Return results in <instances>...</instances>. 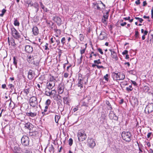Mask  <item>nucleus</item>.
Returning a JSON list of instances; mask_svg holds the SVG:
<instances>
[{
  "mask_svg": "<svg viewBox=\"0 0 153 153\" xmlns=\"http://www.w3.org/2000/svg\"><path fill=\"white\" fill-rule=\"evenodd\" d=\"M31 56H30L28 57L27 58V61L28 62H30V60L31 58Z\"/></svg>",
  "mask_w": 153,
  "mask_h": 153,
  "instance_id": "obj_60",
  "label": "nucleus"
},
{
  "mask_svg": "<svg viewBox=\"0 0 153 153\" xmlns=\"http://www.w3.org/2000/svg\"><path fill=\"white\" fill-rule=\"evenodd\" d=\"M82 75L81 74H79V78L78 79V83L77 85L78 87H79L80 89L83 88V78L82 77Z\"/></svg>",
  "mask_w": 153,
  "mask_h": 153,
  "instance_id": "obj_8",
  "label": "nucleus"
},
{
  "mask_svg": "<svg viewBox=\"0 0 153 153\" xmlns=\"http://www.w3.org/2000/svg\"><path fill=\"white\" fill-rule=\"evenodd\" d=\"M24 153H33L30 149H26L24 151Z\"/></svg>",
  "mask_w": 153,
  "mask_h": 153,
  "instance_id": "obj_35",
  "label": "nucleus"
},
{
  "mask_svg": "<svg viewBox=\"0 0 153 153\" xmlns=\"http://www.w3.org/2000/svg\"><path fill=\"white\" fill-rule=\"evenodd\" d=\"M128 72L131 74H132L133 75H135L136 74V71H135V70H131L129 71H128Z\"/></svg>",
  "mask_w": 153,
  "mask_h": 153,
  "instance_id": "obj_32",
  "label": "nucleus"
},
{
  "mask_svg": "<svg viewBox=\"0 0 153 153\" xmlns=\"http://www.w3.org/2000/svg\"><path fill=\"white\" fill-rule=\"evenodd\" d=\"M97 68L98 69H100L101 68H104V67L102 66H100L98 65H97Z\"/></svg>",
  "mask_w": 153,
  "mask_h": 153,
  "instance_id": "obj_57",
  "label": "nucleus"
},
{
  "mask_svg": "<svg viewBox=\"0 0 153 153\" xmlns=\"http://www.w3.org/2000/svg\"><path fill=\"white\" fill-rule=\"evenodd\" d=\"M14 150H13V152H20V150L19 148L17 146H15L14 148Z\"/></svg>",
  "mask_w": 153,
  "mask_h": 153,
  "instance_id": "obj_36",
  "label": "nucleus"
},
{
  "mask_svg": "<svg viewBox=\"0 0 153 153\" xmlns=\"http://www.w3.org/2000/svg\"><path fill=\"white\" fill-rule=\"evenodd\" d=\"M147 3H146V1H143V6H146V4H147Z\"/></svg>",
  "mask_w": 153,
  "mask_h": 153,
  "instance_id": "obj_63",
  "label": "nucleus"
},
{
  "mask_svg": "<svg viewBox=\"0 0 153 153\" xmlns=\"http://www.w3.org/2000/svg\"><path fill=\"white\" fill-rule=\"evenodd\" d=\"M13 63L14 65H15L16 68H17V60L16 59V57L15 56H14L13 57Z\"/></svg>",
  "mask_w": 153,
  "mask_h": 153,
  "instance_id": "obj_29",
  "label": "nucleus"
},
{
  "mask_svg": "<svg viewBox=\"0 0 153 153\" xmlns=\"http://www.w3.org/2000/svg\"><path fill=\"white\" fill-rule=\"evenodd\" d=\"M85 49H81L80 51V53L81 55H82L85 52Z\"/></svg>",
  "mask_w": 153,
  "mask_h": 153,
  "instance_id": "obj_46",
  "label": "nucleus"
},
{
  "mask_svg": "<svg viewBox=\"0 0 153 153\" xmlns=\"http://www.w3.org/2000/svg\"><path fill=\"white\" fill-rule=\"evenodd\" d=\"M51 103V101L50 100L48 99L47 100L46 102H45V104L46 105V106H48Z\"/></svg>",
  "mask_w": 153,
  "mask_h": 153,
  "instance_id": "obj_41",
  "label": "nucleus"
},
{
  "mask_svg": "<svg viewBox=\"0 0 153 153\" xmlns=\"http://www.w3.org/2000/svg\"><path fill=\"white\" fill-rule=\"evenodd\" d=\"M48 44L47 43H46V44L45 45V50H47L48 49Z\"/></svg>",
  "mask_w": 153,
  "mask_h": 153,
  "instance_id": "obj_59",
  "label": "nucleus"
},
{
  "mask_svg": "<svg viewBox=\"0 0 153 153\" xmlns=\"http://www.w3.org/2000/svg\"><path fill=\"white\" fill-rule=\"evenodd\" d=\"M69 144L70 146H71L72 145L73 143V140L72 139L70 138L68 140Z\"/></svg>",
  "mask_w": 153,
  "mask_h": 153,
  "instance_id": "obj_43",
  "label": "nucleus"
},
{
  "mask_svg": "<svg viewBox=\"0 0 153 153\" xmlns=\"http://www.w3.org/2000/svg\"><path fill=\"white\" fill-rule=\"evenodd\" d=\"M48 150L51 153H53L54 152V148L53 145H51L49 147Z\"/></svg>",
  "mask_w": 153,
  "mask_h": 153,
  "instance_id": "obj_26",
  "label": "nucleus"
},
{
  "mask_svg": "<svg viewBox=\"0 0 153 153\" xmlns=\"http://www.w3.org/2000/svg\"><path fill=\"white\" fill-rule=\"evenodd\" d=\"M79 38L81 41H83L84 39L83 35L82 34H80L79 35Z\"/></svg>",
  "mask_w": 153,
  "mask_h": 153,
  "instance_id": "obj_38",
  "label": "nucleus"
},
{
  "mask_svg": "<svg viewBox=\"0 0 153 153\" xmlns=\"http://www.w3.org/2000/svg\"><path fill=\"white\" fill-rule=\"evenodd\" d=\"M56 40V39L55 37L53 38V37H51L50 39V43L51 44H52L53 45H55V44L54 43L55 40Z\"/></svg>",
  "mask_w": 153,
  "mask_h": 153,
  "instance_id": "obj_31",
  "label": "nucleus"
},
{
  "mask_svg": "<svg viewBox=\"0 0 153 153\" xmlns=\"http://www.w3.org/2000/svg\"><path fill=\"white\" fill-rule=\"evenodd\" d=\"M48 81L50 82H53L54 83H55L56 79L53 76H52L50 77L49 80Z\"/></svg>",
  "mask_w": 153,
  "mask_h": 153,
  "instance_id": "obj_28",
  "label": "nucleus"
},
{
  "mask_svg": "<svg viewBox=\"0 0 153 153\" xmlns=\"http://www.w3.org/2000/svg\"><path fill=\"white\" fill-rule=\"evenodd\" d=\"M11 33L13 37L16 39L19 40L21 39L20 34L14 27L11 29Z\"/></svg>",
  "mask_w": 153,
  "mask_h": 153,
  "instance_id": "obj_4",
  "label": "nucleus"
},
{
  "mask_svg": "<svg viewBox=\"0 0 153 153\" xmlns=\"http://www.w3.org/2000/svg\"><path fill=\"white\" fill-rule=\"evenodd\" d=\"M105 38H106V33L104 32H101L98 37L99 39L102 40Z\"/></svg>",
  "mask_w": 153,
  "mask_h": 153,
  "instance_id": "obj_17",
  "label": "nucleus"
},
{
  "mask_svg": "<svg viewBox=\"0 0 153 153\" xmlns=\"http://www.w3.org/2000/svg\"><path fill=\"white\" fill-rule=\"evenodd\" d=\"M61 42L63 45H64L65 42V37H64L62 38L61 40Z\"/></svg>",
  "mask_w": 153,
  "mask_h": 153,
  "instance_id": "obj_42",
  "label": "nucleus"
},
{
  "mask_svg": "<svg viewBox=\"0 0 153 153\" xmlns=\"http://www.w3.org/2000/svg\"><path fill=\"white\" fill-rule=\"evenodd\" d=\"M153 111V103L149 104L146 107L145 109L146 113L149 114Z\"/></svg>",
  "mask_w": 153,
  "mask_h": 153,
  "instance_id": "obj_7",
  "label": "nucleus"
},
{
  "mask_svg": "<svg viewBox=\"0 0 153 153\" xmlns=\"http://www.w3.org/2000/svg\"><path fill=\"white\" fill-rule=\"evenodd\" d=\"M98 51L101 54H103V52L102 51V49H101L100 48H98L97 49Z\"/></svg>",
  "mask_w": 153,
  "mask_h": 153,
  "instance_id": "obj_47",
  "label": "nucleus"
},
{
  "mask_svg": "<svg viewBox=\"0 0 153 153\" xmlns=\"http://www.w3.org/2000/svg\"><path fill=\"white\" fill-rule=\"evenodd\" d=\"M30 105L33 107H37L38 102L36 97L35 96L30 97Z\"/></svg>",
  "mask_w": 153,
  "mask_h": 153,
  "instance_id": "obj_5",
  "label": "nucleus"
},
{
  "mask_svg": "<svg viewBox=\"0 0 153 153\" xmlns=\"http://www.w3.org/2000/svg\"><path fill=\"white\" fill-rule=\"evenodd\" d=\"M26 115L29 117H34L37 114L35 113H32V112H27L26 114Z\"/></svg>",
  "mask_w": 153,
  "mask_h": 153,
  "instance_id": "obj_22",
  "label": "nucleus"
},
{
  "mask_svg": "<svg viewBox=\"0 0 153 153\" xmlns=\"http://www.w3.org/2000/svg\"><path fill=\"white\" fill-rule=\"evenodd\" d=\"M55 86V83H54L53 82H50L48 81L46 83V87L45 89H48L49 90H51Z\"/></svg>",
  "mask_w": 153,
  "mask_h": 153,
  "instance_id": "obj_9",
  "label": "nucleus"
},
{
  "mask_svg": "<svg viewBox=\"0 0 153 153\" xmlns=\"http://www.w3.org/2000/svg\"><path fill=\"white\" fill-rule=\"evenodd\" d=\"M14 25L16 26H19V23L16 19L15 20L14 22Z\"/></svg>",
  "mask_w": 153,
  "mask_h": 153,
  "instance_id": "obj_33",
  "label": "nucleus"
},
{
  "mask_svg": "<svg viewBox=\"0 0 153 153\" xmlns=\"http://www.w3.org/2000/svg\"><path fill=\"white\" fill-rule=\"evenodd\" d=\"M108 15H106L105 14L103 16L104 19H107L108 18Z\"/></svg>",
  "mask_w": 153,
  "mask_h": 153,
  "instance_id": "obj_58",
  "label": "nucleus"
},
{
  "mask_svg": "<svg viewBox=\"0 0 153 153\" xmlns=\"http://www.w3.org/2000/svg\"><path fill=\"white\" fill-rule=\"evenodd\" d=\"M135 3L137 5L140 4V0H137V1L135 2Z\"/></svg>",
  "mask_w": 153,
  "mask_h": 153,
  "instance_id": "obj_56",
  "label": "nucleus"
},
{
  "mask_svg": "<svg viewBox=\"0 0 153 153\" xmlns=\"http://www.w3.org/2000/svg\"><path fill=\"white\" fill-rule=\"evenodd\" d=\"M94 63L96 64H100L101 62L100 61V59H98L97 60H95L94 61Z\"/></svg>",
  "mask_w": 153,
  "mask_h": 153,
  "instance_id": "obj_37",
  "label": "nucleus"
},
{
  "mask_svg": "<svg viewBox=\"0 0 153 153\" xmlns=\"http://www.w3.org/2000/svg\"><path fill=\"white\" fill-rule=\"evenodd\" d=\"M40 6L42 8V9H43L44 10V11L45 12H47L48 11V9L45 7V6L42 3V2H40Z\"/></svg>",
  "mask_w": 153,
  "mask_h": 153,
  "instance_id": "obj_24",
  "label": "nucleus"
},
{
  "mask_svg": "<svg viewBox=\"0 0 153 153\" xmlns=\"http://www.w3.org/2000/svg\"><path fill=\"white\" fill-rule=\"evenodd\" d=\"M122 137L123 140L126 142H129L131 140V134L129 132H123L122 134Z\"/></svg>",
  "mask_w": 153,
  "mask_h": 153,
  "instance_id": "obj_3",
  "label": "nucleus"
},
{
  "mask_svg": "<svg viewBox=\"0 0 153 153\" xmlns=\"http://www.w3.org/2000/svg\"><path fill=\"white\" fill-rule=\"evenodd\" d=\"M109 117L111 119L117 120L118 117L114 113V112L111 111L109 114Z\"/></svg>",
  "mask_w": 153,
  "mask_h": 153,
  "instance_id": "obj_12",
  "label": "nucleus"
},
{
  "mask_svg": "<svg viewBox=\"0 0 153 153\" xmlns=\"http://www.w3.org/2000/svg\"><path fill=\"white\" fill-rule=\"evenodd\" d=\"M63 100L64 102H67L68 100V97H64L63 98Z\"/></svg>",
  "mask_w": 153,
  "mask_h": 153,
  "instance_id": "obj_48",
  "label": "nucleus"
},
{
  "mask_svg": "<svg viewBox=\"0 0 153 153\" xmlns=\"http://www.w3.org/2000/svg\"><path fill=\"white\" fill-rule=\"evenodd\" d=\"M33 6L34 8L37 9V11L39 10V4L36 2L33 4L31 5Z\"/></svg>",
  "mask_w": 153,
  "mask_h": 153,
  "instance_id": "obj_27",
  "label": "nucleus"
},
{
  "mask_svg": "<svg viewBox=\"0 0 153 153\" xmlns=\"http://www.w3.org/2000/svg\"><path fill=\"white\" fill-rule=\"evenodd\" d=\"M56 40V42L57 43V45H59L60 44V40L59 39L58 40Z\"/></svg>",
  "mask_w": 153,
  "mask_h": 153,
  "instance_id": "obj_61",
  "label": "nucleus"
},
{
  "mask_svg": "<svg viewBox=\"0 0 153 153\" xmlns=\"http://www.w3.org/2000/svg\"><path fill=\"white\" fill-rule=\"evenodd\" d=\"M135 35L136 37H137L138 36L139 33H138V31H135Z\"/></svg>",
  "mask_w": 153,
  "mask_h": 153,
  "instance_id": "obj_53",
  "label": "nucleus"
},
{
  "mask_svg": "<svg viewBox=\"0 0 153 153\" xmlns=\"http://www.w3.org/2000/svg\"><path fill=\"white\" fill-rule=\"evenodd\" d=\"M108 75L107 74L104 76V79H105V81H108Z\"/></svg>",
  "mask_w": 153,
  "mask_h": 153,
  "instance_id": "obj_40",
  "label": "nucleus"
},
{
  "mask_svg": "<svg viewBox=\"0 0 153 153\" xmlns=\"http://www.w3.org/2000/svg\"><path fill=\"white\" fill-rule=\"evenodd\" d=\"M77 136L79 141H82L85 140L87 137L85 133V131L83 129H81L78 131Z\"/></svg>",
  "mask_w": 153,
  "mask_h": 153,
  "instance_id": "obj_2",
  "label": "nucleus"
},
{
  "mask_svg": "<svg viewBox=\"0 0 153 153\" xmlns=\"http://www.w3.org/2000/svg\"><path fill=\"white\" fill-rule=\"evenodd\" d=\"M88 146L90 148H93L96 145V143L94 139L90 138L88 140Z\"/></svg>",
  "mask_w": 153,
  "mask_h": 153,
  "instance_id": "obj_11",
  "label": "nucleus"
},
{
  "mask_svg": "<svg viewBox=\"0 0 153 153\" xmlns=\"http://www.w3.org/2000/svg\"><path fill=\"white\" fill-rule=\"evenodd\" d=\"M133 89V88H130L128 87H127L126 88V90L129 92L131 91Z\"/></svg>",
  "mask_w": 153,
  "mask_h": 153,
  "instance_id": "obj_45",
  "label": "nucleus"
},
{
  "mask_svg": "<svg viewBox=\"0 0 153 153\" xmlns=\"http://www.w3.org/2000/svg\"><path fill=\"white\" fill-rule=\"evenodd\" d=\"M78 110V107L76 106V107L74 108L73 109V111L74 112H75Z\"/></svg>",
  "mask_w": 153,
  "mask_h": 153,
  "instance_id": "obj_54",
  "label": "nucleus"
},
{
  "mask_svg": "<svg viewBox=\"0 0 153 153\" xmlns=\"http://www.w3.org/2000/svg\"><path fill=\"white\" fill-rule=\"evenodd\" d=\"M106 104L108 106L107 108L108 110H111L112 108V106L108 101H106L105 102Z\"/></svg>",
  "mask_w": 153,
  "mask_h": 153,
  "instance_id": "obj_25",
  "label": "nucleus"
},
{
  "mask_svg": "<svg viewBox=\"0 0 153 153\" xmlns=\"http://www.w3.org/2000/svg\"><path fill=\"white\" fill-rule=\"evenodd\" d=\"M60 118V115H56L55 117V122L56 123H58L59 120Z\"/></svg>",
  "mask_w": 153,
  "mask_h": 153,
  "instance_id": "obj_30",
  "label": "nucleus"
},
{
  "mask_svg": "<svg viewBox=\"0 0 153 153\" xmlns=\"http://www.w3.org/2000/svg\"><path fill=\"white\" fill-rule=\"evenodd\" d=\"M69 74L67 73H65L64 74V76L65 78H67L68 77Z\"/></svg>",
  "mask_w": 153,
  "mask_h": 153,
  "instance_id": "obj_49",
  "label": "nucleus"
},
{
  "mask_svg": "<svg viewBox=\"0 0 153 153\" xmlns=\"http://www.w3.org/2000/svg\"><path fill=\"white\" fill-rule=\"evenodd\" d=\"M31 126H32V125L31 123L29 122H28L25 124V127L30 130L31 128Z\"/></svg>",
  "mask_w": 153,
  "mask_h": 153,
  "instance_id": "obj_23",
  "label": "nucleus"
},
{
  "mask_svg": "<svg viewBox=\"0 0 153 153\" xmlns=\"http://www.w3.org/2000/svg\"><path fill=\"white\" fill-rule=\"evenodd\" d=\"M128 53V51L127 50H125L123 52L122 54L123 55H126Z\"/></svg>",
  "mask_w": 153,
  "mask_h": 153,
  "instance_id": "obj_52",
  "label": "nucleus"
},
{
  "mask_svg": "<svg viewBox=\"0 0 153 153\" xmlns=\"http://www.w3.org/2000/svg\"><path fill=\"white\" fill-rule=\"evenodd\" d=\"M24 92L26 94H27L29 92V90L28 89H26L24 90Z\"/></svg>",
  "mask_w": 153,
  "mask_h": 153,
  "instance_id": "obj_51",
  "label": "nucleus"
},
{
  "mask_svg": "<svg viewBox=\"0 0 153 153\" xmlns=\"http://www.w3.org/2000/svg\"><path fill=\"white\" fill-rule=\"evenodd\" d=\"M8 41L9 45L10 44L12 46H14L16 45L14 40L13 38H11L10 39V40L9 38L8 37Z\"/></svg>",
  "mask_w": 153,
  "mask_h": 153,
  "instance_id": "obj_21",
  "label": "nucleus"
},
{
  "mask_svg": "<svg viewBox=\"0 0 153 153\" xmlns=\"http://www.w3.org/2000/svg\"><path fill=\"white\" fill-rule=\"evenodd\" d=\"M148 33V31L147 30H145L143 32V35H144L146 36L147 35V33Z\"/></svg>",
  "mask_w": 153,
  "mask_h": 153,
  "instance_id": "obj_62",
  "label": "nucleus"
},
{
  "mask_svg": "<svg viewBox=\"0 0 153 153\" xmlns=\"http://www.w3.org/2000/svg\"><path fill=\"white\" fill-rule=\"evenodd\" d=\"M53 98L54 100H56L57 101H62V97L59 94H55V95L53 96Z\"/></svg>",
  "mask_w": 153,
  "mask_h": 153,
  "instance_id": "obj_19",
  "label": "nucleus"
},
{
  "mask_svg": "<svg viewBox=\"0 0 153 153\" xmlns=\"http://www.w3.org/2000/svg\"><path fill=\"white\" fill-rule=\"evenodd\" d=\"M53 20L56 22L58 26H60L61 24L62 20L59 17L55 16L53 17Z\"/></svg>",
  "mask_w": 153,
  "mask_h": 153,
  "instance_id": "obj_16",
  "label": "nucleus"
},
{
  "mask_svg": "<svg viewBox=\"0 0 153 153\" xmlns=\"http://www.w3.org/2000/svg\"><path fill=\"white\" fill-rule=\"evenodd\" d=\"M54 31L57 34H60V30L59 29H55Z\"/></svg>",
  "mask_w": 153,
  "mask_h": 153,
  "instance_id": "obj_44",
  "label": "nucleus"
},
{
  "mask_svg": "<svg viewBox=\"0 0 153 153\" xmlns=\"http://www.w3.org/2000/svg\"><path fill=\"white\" fill-rule=\"evenodd\" d=\"M106 20H107V19H102V22L103 23H106Z\"/></svg>",
  "mask_w": 153,
  "mask_h": 153,
  "instance_id": "obj_64",
  "label": "nucleus"
},
{
  "mask_svg": "<svg viewBox=\"0 0 153 153\" xmlns=\"http://www.w3.org/2000/svg\"><path fill=\"white\" fill-rule=\"evenodd\" d=\"M21 141L22 145L25 146H28L29 145V139L26 136H23L21 139Z\"/></svg>",
  "mask_w": 153,
  "mask_h": 153,
  "instance_id": "obj_6",
  "label": "nucleus"
},
{
  "mask_svg": "<svg viewBox=\"0 0 153 153\" xmlns=\"http://www.w3.org/2000/svg\"><path fill=\"white\" fill-rule=\"evenodd\" d=\"M33 34L34 36H37L39 33V30L38 27L36 26H34L32 28Z\"/></svg>",
  "mask_w": 153,
  "mask_h": 153,
  "instance_id": "obj_18",
  "label": "nucleus"
},
{
  "mask_svg": "<svg viewBox=\"0 0 153 153\" xmlns=\"http://www.w3.org/2000/svg\"><path fill=\"white\" fill-rule=\"evenodd\" d=\"M25 51L28 53H31L33 51V48L31 46L29 45H26L25 47Z\"/></svg>",
  "mask_w": 153,
  "mask_h": 153,
  "instance_id": "obj_15",
  "label": "nucleus"
},
{
  "mask_svg": "<svg viewBox=\"0 0 153 153\" xmlns=\"http://www.w3.org/2000/svg\"><path fill=\"white\" fill-rule=\"evenodd\" d=\"M131 82L132 84L136 86L137 85V84L135 81H133L132 80H131Z\"/></svg>",
  "mask_w": 153,
  "mask_h": 153,
  "instance_id": "obj_55",
  "label": "nucleus"
},
{
  "mask_svg": "<svg viewBox=\"0 0 153 153\" xmlns=\"http://www.w3.org/2000/svg\"><path fill=\"white\" fill-rule=\"evenodd\" d=\"M111 56L115 60H117L118 59L117 53L114 51L111 53Z\"/></svg>",
  "mask_w": 153,
  "mask_h": 153,
  "instance_id": "obj_20",
  "label": "nucleus"
},
{
  "mask_svg": "<svg viewBox=\"0 0 153 153\" xmlns=\"http://www.w3.org/2000/svg\"><path fill=\"white\" fill-rule=\"evenodd\" d=\"M64 86L63 84H59L58 86V92L59 94H62L63 91Z\"/></svg>",
  "mask_w": 153,
  "mask_h": 153,
  "instance_id": "obj_10",
  "label": "nucleus"
},
{
  "mask_svg": "<svg viewBox=\"0 0 153 153\" xmlns=\"http://www.w3.org/2000/svg\"><path fill=\"white\" fill-rule=\"evenodd\" d=\"M48 108V106H46L45 107V109L44 110V111L42 112V114L43 115H45L46 114L45 113L47 111V109Z\"/></svg>",
  "mask_w": 153,
  "mask_h": 153,
  "instance_id": "obj_34",
  "label": "nucleus"
},
{
  "mask_svg": "<svg viewBox=\"0 0 153 153\" xmlns=\"http://www.w3.org/2000/svg\"><path fill=\"white\" fill-rule=\"evenodd\" d=\"M112 75L113 79L115 80H123L125 78V74L122 73H113Z\"/></svg>",
  "mask_w": 153,
  "mask_h": 153,
  "instance_id": "obj_1",
  "label": "nucleus"
},
{
  "mask_svg": "<svg viewBox=\"0 0 153 153\" xmlns=\"http://www.w3.org/2000/svg\"><path fill=\"white\" fill-rule=\"evenodd\" d=\"M152 134V133L151 132L148 133L147 135V137L148 138H149L151 137Z\"/></svg>",
  "mask_w": 153,
  "mask_h": 153,
  "instance_id": "obj_50",
  "label": "nucleus"
},
{
  "mask_svg": "<svg viewBox=\"0 0 153 153\" xmlns=\"http://www.w3.org/2000/svg\"><path fill=\"white\" fill-rule=\"evenodd\" d=\"M35 76L34 72L32 70H29L28 73V78L30 79H32Z\"/></svg>",
  "mask_w": 153,
  "mask_h": 153,
  "instance_id": "obj_13",
  "label": "nucleus"
},
{
  "mask_svg": "<svg viewBox=\"0 0 153 153\" xmlns=\"http://www.w3.org/2000/svg\"><path fill=\"white\" fill-rule=\"evenodd\" d=\"M51 91L50 90L48 91L47 90H46L45 92V94L46 95L48 96H51L54 94L55 95L56 93V91L55 90H51Z\"/></svg>",
  "mask_w": 153,
  "mask_h": 153,
  "instance_id": "obj_14",
  "label": "nucleus"
},
{
  "mask_svg": "<svg viewBox=\"0 0 153 153\" xmlns=\"http://www.w3.org/2000/svg\"><path fill=\"white\" fill-rule=\"evenodd\" d=\"M135 19H136L138 20L140 23H142L143 21V20L142 19L138 17H135Z\"/></svg>",
  "mask_w": 153,
  "mask_h": 153,
  "instance_id": "obj_39",
  "label": "nucleus"
}]
</instances>
